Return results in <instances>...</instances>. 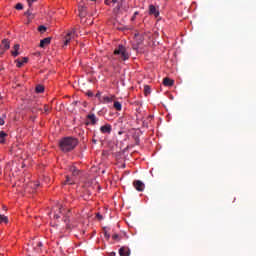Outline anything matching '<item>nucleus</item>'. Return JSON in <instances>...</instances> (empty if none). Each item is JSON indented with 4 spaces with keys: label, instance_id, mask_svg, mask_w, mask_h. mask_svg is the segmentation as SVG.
<instances>
[{
    "label": "nucleus",
    "instance_id": "36",
    "mask_svg": "<svg viewBox=\"0 0 256 256\" xmlns=\"http://www.w3.org/2000/svg\"><path fill=\"white\" fill-rule=\"evenodd\" d=\"M37 247L41 248L43 246L42 242H37Z\"/></svg>",
    "mask_w": 256,
    "mask_h": 256
},
{
    "label": "nucleus",
    "instance_id": "26",
    "mask_svg": "<svg viewBox=\"0 0 256 256\" xmlns=\"http://www.w3.org/2000/svg\"><path fill=\"white\" fill-rule=\"evenodd\" d=\"M25 16H27L29 19L33 18V15L30 9L27 12H25Z\"/></svg>",
    "mask_w": 256,
    "mask_h": 256
},
{
    "label": "nucleus",
    "instance_id": "2",
    "mask_svg": "<svg viewBox=\"0 0 256 256\" xmlns=\"http://www.w3.org/2000/svg\"><path fill=\"white\" fill-rule=\"evenodd\" d=\"M114 55L118 57L119 61L125 62L127 59H129L130 54L127 52L126 48L123 45H119L114 50Z\"/></svg>",
    "mask_w": 256,
    "mask_h": 256
},
{
    "label": "nucleus",
    "instance_id": "42",
    "mask_svg": "<svg viewBox=\"0 0 256 256\" xmlns=\"http://www.w3.org/2000/svg\"><path fill=\"white\" fill-rule=\"evenodd\" d=\"M135 17H136V15L134 14V17L132 18V20H134V19H135Z\"/></svg>",
    "mask_w": 256,
    "mask_h": 256
},
{
    "label": "nucleus",
    "instance_id": "32",
    "mask_svg": "<svg viewBox=\"0 0 256 256\" xmlns=\"http://www.w3.org/2000/svg\"><path fill=\"white\" fill-rule=\"evenodd\" d=\"M58 213L60 214L63 213V207L61 205H58Z\"/></svg>",
    "mask_w": 256,
    "mask_h": 256
},
{
    "label": "nucleus",
    "instance_id": "18",
    "mask_svg": "<svg viewBox=\"0 0 256 256\" xmlns=\"http://www.w3.org/2000/svg\"><path fill=\"white\" fill-rule=\"evenodd\" d=\"M70 172L72 173V175L74 177L78 176L79 175V170L76 168V167H71L70 168Z\"/></svg>",
    "mask_w": 256,
    "mask_h": 256
},
{
    "label": "nucleus",
    "instance_id": "15",
    "mask_svg": "<svg viewBox=\"0 0 256 256\" xmlns=\"http://www.w3.org/2000/svg\"><path fill=\"white\" fill-rule=\"evenodd\" d=\"M0 223H4V224L9 223V218H7L5 214H0Z\"/></svg>",
    "mask_w": 256,
    "mask_h": 256
},
{
    "label": "nucleus",
    "instance_id": "3",
    "mask_svg": "<svg viewBox=\"0 0 256 256\" xmlns=\"http://www.w3.org/2000/svg\"><path fill=\"white\" fill-rule=\"evenodd\" d=\"M76 37V30L72 29L69 31L64 38V46H67L72 39Z\"/></svg>",
    "mask_w": 256,
    "mask_h": 256
},
{
    "label": "nucleus",
    "instance_id": "34",
    "mask_svg": "<svg viewBox=\"0 0 256 256\" xmlns=\"http://www.w3.org/2000/svg\"><path fill=\"white\" fill-rule=\"evenodd\" d=\"M87 95H88V97H93V96H94V93H93L92 91H88V92H87Z\"/></svg>",
    "mask_w": 256,
    "mask_h": 256
},
{
    "label": "nucleus",
    "instance_id": "13",
    "mask_svg": "<svg viewBox=\"0 0 256 256\" xmlns=\"http://www.w3.org/2000/svg\"><path fill=\"white\" fill-rule=\"evenodd\" d=\"M174 85V80L168 77L164 78V86L172 87Z\"/></svg>",
    "mask_w": 256,
    "mask_h": 256
},
{
    "label": "nucleus",
    "instance_id": "40",
    "mask_svg": "<svg viewBox=\"0 0 256 256\" xmlns=\"http://www.w3.org/2000/svg\"><path fill=\"white\" fill-rule=\"evenodd\" d=\"M106 5H109V0H105Z\"/></svg>",
    "mask_w": 256,
    "mask_h": 256
},
{
    "label": "nucleus",
    "instance_id": "41",
    "mask_svg": "<svg viewBox=\"0 0 256 256\" xmlns=\"http://www.w3.org/2000/svg\"><path fill=\"white\" fill-rule=\"evenodd\" d=\"M112 3H117V0H112Z\"/></svg>",
    "mask_w": 256,
    "mask_h": 256
},
{
    "label": "nucleus",
    "instance_id": "31",
    "mask_svg": "<svg viewBox=\"0 0 256 256\" xmlns=\"http://www.w3.org/2000/svg\"><path fill=\"white\" fill-rule=\"evenodd\" d=\"M64 223L66 224V227L68 228V229H70L71 227L69 226V223H70V220L69 219H65L64 220Z\"/></svg>",
    "mask_w": 256,
    "mask_h": 256
},
{
    "label": "nucleus",
    "instance_id": "25",
    "mask_svg": "<svg viewBox=\"0 0 256 256\" xmlns=\"http://www.w3.org/2000/svg\"><path fill=\"white\" fill-rule=\"evenodd\" d=\"M7 117L5 116V115H3L2 117L0 116V125L1 126H3V125H5V119H6Z\"/></svg>",
    "mask_w": 256,
    "mask_h": 256
},
{
    "label": "nucleus",
    "instance_id": "44",
    "mask_svg": "<svg viewBox=\"0 0 256 256\" xmlns=\"http://www.w3.org/2000/svg\"><path fill=\"white\" fill-rule=\"evenodd\" d=\"M134 15H135V16L138 15V12H136Z\"/></svg>",
    "mask_w": 256,
    "mask_h": 256
},
{
    "label": "nucleus",
    "instance_id": "6",
    "mask_svg": "<svg viewBox=\"0 0 256 256\" xmlns=\"http://www.w3.org/2000/svg\"><path fill=\"white\" fill-rule=\"evenodd\" d=\"M86 118L89 121V122H86V125H90V124L91 125H96L99 121L95 114H89V115H87Z\"/></svg>",
    "mask_w": 256,
    "mask_h": 256
},
{
    "label": "nucleus",
    "instance_id": "28",
    "mask_svg": "<svg viewBox=\"0 0 256 256\" xmlns=\"http://www.w3.org/2000/svg\"><path fill=\"white\" fill-rule=\"evenodd\" d=\"M51 110L50 106H47V104L44 105V112L49 113Z\"/></svg>",
    "mask_w": 256,
    "mask_h": 256
},
{
    "label": "nucleus",
    "instance_id": "43",
    "mask_svg": "<svg viewBox=\"0 0 256 256\" xmlns=\"http://www.w3.org/2000/svg\"><path fill=\"white\" fill-rule=\"evenodd\" d=\"M93 143H97V140H93Z\"/></svg>",
    "mask_w": 256,
    "mask_h": 256
},
{
    "label": "nucleus",
    "instance_id": "27",
    "mask_svg": "<svg viewBox=\"0 0 256 256\" xmlns=\"http://www.w3.org/2000/svg\"><path fill=\"white\" fill-rule=\"evenodd\" d=\"M15 9L16 10H23V4H20V3L16 4Z\"/></svg>",
    "mask_w": 256,
    "mask_h": 256
},
{
    "label": "nucleus",
    "instance_id": "33",
    "mask_svg": "<svg viewBox=\"0 0 256 256\" xmlns=\"http://www.w3.org/2000/svg\"><path fill=\"white\" fill-rule=\"evenodd\" d=\"M112 238H113L114 240H117V241L120 240V237H119V235H117V234H114V235L112 236Z\"/></svg>",
    "mask_w": 256,
    "mask_h": 256
},
{
    "label": "nucleus",
    "instance_id": "35",
    "mask_svg": "<svg viewBox=\"0 0 256 256\" xmlns=\"http://www.w3.org/2000/svg\"><path fill=\"white\" fill-rule=\"evenodd\" d=\"M97 218H98L99 220H102V219H103L102 214H97Z\"/></svg>",
    "mask_w": 256,
    "mask_h": 256
},
{
    "label": "nucleus",
    "instance_id": "39",
    "mask_svg": "<svg viewBox=\"0 0 256 256\" xmlns=\"http://www.w3.org/2000/svg\"><path fill=\"white\" fill-rule=\"evenodd\" d=\"M115 255H116L115 252H111V253H110V256H115Z\"/></svg>",
    "mask_w": 256,
    "mask_h": 256
},
{
    "label": "nucleus",
    "instance_id": "11",
    "mask_svg": "<svg viewBox=\"0 0 256 256\" xmlns=\"http://www.w3.org/2000/svg\"><path fill=\"white\" fill-rule=\"evenodd\" d=\"M149 12L151 15H154L156 17L159 16V12L156 9V6H153V4H151V6H149Z\"/></svg>",
    "mask_w": 256,
    "mask_h": 256
},
{
    "label": "nucleus",
    "instance_id": "8",
    "mask_svg": "<svg viewBox=\"0 0 256 256\" xmlns=\"http://www.w3.org/2000/svg\"><path fill=\"white\" fill-rule=\"evenodd\" d=\"M15 63L17 68H22L24 64L28 63V58L27 57L18 58L17 60H15Z\"/></svg>",
    "mask_w": 256,
    "mask_h": 256
},
{
    "label": "nucleus",
    "instance_id": "19",
    "mask_svg": "<svg viewBox=\"0 0 256 256\" xmlns=\"http://www.w3.org/2000/svg\"><path fill=\"white\" fill-rule=\"evenodd\" d=\"M114 108H115L117 111H121V110H122V104H120L119 101H114Z\"/></svg>",
    "mask_w": 256,
    "mask_h": 256
},
{
    "label": "nucleus",
    "instance_id": "9",
    "mask_svg": "<svg viewBox=\"0 0 256 256\" xmlns=\"http://www.w3.org/2000/svg\"><path fill=\"white\" fill-rule=\"evenodd\" d=\"M119 255L120 256H130V249L129 248H125V247H121L119 249Z\"/></svg>",
    "mask_w": 256,
    "mask_h": 256
},
{
    "label": "nucleus",
    "instance_id": "4",
    "mask_svg": "<svg viewBox=\"0 0 256 256\" xmlns=\"http://www.w3.org/2000/svg\"><path fill=\"white\" fill-rule=\"evenodd\" d=\"M10 48V42L8 39H4L2 40L1 42V45H0V55H5V51L9 50Z\"/></svg>",
    "mask_w": 256,
    "mask_h": 256
},
{
    "label": "nucleus",
    "instance_id": "29",
    "mask_svg": "<svg viewBox=\"0 0 256 256\" xmlns=\"http://www.w3.org/2000/svg\"><path fill=\"white\" fill-rule=\"evenodd\" d=\"M38 0H27V3L29 5V7L31 8L33 3L37 2Z\"/></svg>",
    "mask_w": 256,
    "mask_h": 256
},
{
    "label": "nucleus",
    "instance_id": "24",
    "mask_svg": "<svg viewBox=\"0 0 256 256\" xmlns=\"http://www.w3.org/2000/svg\"><path fill=\"white\" fill-rule=\"evenodd\" d=\"M32 113H37L39 111H42V108H38V106H33V108H31Z\"/></svg>",
    "mask_w": 256,
    "mask_h": 256
},
{
    "label": "nucleus",
    "instance_id": "17",
    "mask_svg": "<svg viewBox=\"0 0 256 256\" xmlns=\"http://www.w3.org/2000/svg\"><path fill=\"white\" fill-rule=\"evenodd\" d=\"M7 137V133H5L4 131L0 132V143L4 144L5 143V138Z\"/></svg>",
    "mask_w": 256,
    "mask_h": 256
},
{
    "label": "nucleus",
    "instance_id": "1",
    "mask_svg": "<svg viewBox=\"0 0 256 256\" xmlns=\"http://www.w3.org/2000/svg\"><path fill=\"white\" fill-rule=\"evenodd\" d=\"M59 144L60 150H62L63 152H70L78 145V140L72 137H66L60 140Z\"/></svg>",
    "mask_w": 256,
    "mask_h": 256
},
{
    "label": "nucleus",
    "instance_id": "16",
    "mask_svg": "<svg viewBox=\"0 0 256 256\" xmlns=\"http://www.w3.org/2000/svg\"><path fill=\"white\" fill-rule=\"evenodd\" d=\"M75 181L72 180L69 176H66V180L64 181L63 185H73Z\"/></svg>",
    "mask_w": 256,
    "mask_h": 256
},
{
    "label": "nucleus",
    "instance_id": "23",
    "mask_svg": "<svg viewBox=\"0 0 256 256\" xmlns=\"http://www.w3.org/2000/svg\"><path fill=\"white\" fill-rule=\"evenodd\" d=\"M38 31L43 34L47 31V28L45 26L41 25V26H39Z\"/></svg>",
    "mask_w": 256,
    "mask_h": 256
},
{
    "label": "nucleus",
    "instance_id": "37",
    "mask_svg": "<svg viewBox=\"0 0 256 256\" xmlns=\"http://www.w3.org/2000/svg\"><path fill=\"white\" fill-rule=\"evenodd\" d=\"M54 219H60L59 214H54Z\"/></svg>",
    "mask_w": 256,
    "mask_h": 256
},
{
    "label": "nucleus",
    "instance_id": "5",
    "mask_svg": "<svg viewBox=\"0 0 256 256\" xmlns=\"http://www.w3.org/2000/svg\"><path fill=\"white\" fill-rule=\"evenodd\" d=\"M133 186L138 192H143L145 188V184L141 180H135Z\"/></svg>",
    "mask_w": 256,
    "mask_h": 256
},
{
    "label": "nucleus",
    "instance_id": "22",
    "mask_svg": "<svg viewBox=\"0 0 256 256\" xmlns=\"http://www.w3.org/2000/svg\"><path fill=\"white\" fill-rule=\"evenodd\" d=\"M103 100L105 103H111L113 102V98L109 97V96H104L103 97Z\"/></svg>",
    "mask_w": 256,
    "mask_h": 256
},
{
    "label": "nucleus",
    "instance_id": "21",
    "mask_svg": "<svg viewBox=\"0 0 256 256\" xmlns=\"http://www.w3.org/2000/svg\"><path fill=\"white\" fill-rule=\"evenodd\" d=\"M36 92L37 93H43L44 92V86L43 85H37Z\"/></svg>",
    "mask_w": 256,
    "mask_h": 256
},
{
    "label": "nucleus",
    "instance_id": "12",
    "mask_svg": "<svg viewBox=\"0 0 256 256\" xmlns=\"http://www.w3.org/2000/svg\"><path fill=\"white\" fill-rule=\"evenodd\" d=\"M86 15V6H79V17L84 18Z\"/></svg>",
    "mask_w": 256,
    "mask_h": 256
},
{
    "label": "nucleus",
    "instance_id": "14",
    "mask_svg": "<svg viewBox=\"0 0 256 256\" xmlns=\"http://www.w3.org/2000/svg\"><path fill=\"white\" fill-rule=\"evenodd\" d=\"M51 43V38L47 37L40 42V47L44 48L45 46L49 45Z\"/></svg>",
    "mask_w": 256,
    "mask_h": 256
},
{
    "label": "nucleus",
    "instance_id": "30",
    "mask_svg": "<svg viewBox=\"0 0 256 256\" xmlns=\"http://www.w3.org/2000/svg\"><path fill=\"white\" fill-rule=\"evenodd\" d=\"M104 237H105L107 240H109V239L111 238V235H110L107 231L104 230Z\"/></svg>",
    "mask_w": 256,
    "mask_h": 256
},
{
    "label": "nucleus",
    "instance_id": "7",
    "mask_svg": "<svg viewBox=\"0 0 256 256\" xmlns=\"http://www.w3.org/2000/svg\"><path fill=\"white\" fill-rule=\"evenodd\" d=\"M113 127L110 124H105L104 126L100 127V132L103 134H111Z\"/></svg>",
    "mask_w": 256,
    "mask_h": 256
},
{
    "label": "nucleus",
    "instance_id": "20",
    "mask_svg": "<svg viewBox=\"0 0 256 256\" xmlns=\"http://www.w3.org/2000/svg\"><path fill=\"white\" fill-rule=\"evenodd\" d=\"M144 92H145V95L148 96L149 94H151V88L149 85H145L144 87Z\"/></svg>",
    "mask_w": 256,
    "mask_h": 256
},
{
    "label": "nucleus",
    "instance_id": "10",
    "mask_svg": "<svg viewBox=\"0 0 256 256\" xmlns=\"http://www.w3.org/2000/svg\"><path fill=\"white\" fill-rule=\"evenodd\" d=\"M19 48V44L14 45L13 50L11 51L12 57H18V55H20V53L18 52Z\"/></svg>",
    "mask_w": 256,
    "mask_h": 256
},
{
    "label": "nucleus",
    "instance_id": "38",
    "mask_svg": "<svg viewBox=\"0 0 256 256\" xmlns=\"http://www.w3.org/2000/svg\"><path fill=\"white\" fill-rule=\"evenodd\" d=\"M96 97L97 98L101 97V92L96 93Z\"/></svg>",
    "mask_w": 256,
    "mask_h": 256
}]
</instances>
